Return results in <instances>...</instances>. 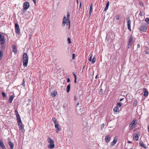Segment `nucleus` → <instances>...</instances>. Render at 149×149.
<instances>
[{"label": "nucleus", "mask_w": 149, "mask_h": 149, "mask_svg": "<svg viewBox=\"0 0 149 149\" xmlns=\"http://www.w3.org/2000/svg\"><path fill=\"white\" fill-rule=\"evenodd\" d=\"M70 14L69 11L67 12V17L65 15L64 16L63 19L62 26H64L66 25L67 28L69 29L70 27Z\"/></svg>", "instance_id": "obj_1"}, {"label": "nucleus", "mask_w": 149, "mask_h": 149, "mask_svg": "<svg viewBox=\"0 0 149 149\" xmlns=\"http://www.w3.org/2000/svg\"><path fill=\"white\" fill-rule=\"evenodd\" d=\"M47 141L49 143V144L47 146L48 148H49L52 149L54 148V141L51 138H48Z\"/></svg>", "instance_id": "obj_2"}, {"label": "nucleus", "mask_w": 149, "mask_h": 149, "mask_svg": "<svg viewBox=\"0 0 149 149\" xmlns=\"http://www.w3.org/2000/svg\"><path fill=\"white\" fill-rule=\"evenodd\" d=\"M137 121L135 118H134L131 122L129 126L130 130H131L134 128L137 124Z\"/></svg>", "instance_id": "obj_3"}, {"label": "nucleus", "mask_w": 149, "mask_h": 149, "mask_svg": "<svg viewBox=\"0 0 149 149\" xmlns=\"http://www.w3.org/2000/svg\"><path fill=\"white\" fill-rule=\"evenodd\" d=\"M15 113L16 115L17 120V121L18 125L19 126H20L22 125V123L21 119V118L18 113L17 110L15 111Z\"/></svg>", "instance_id": "obj_4"}, {"label": "nucleus", "mask_w": 149, "mask_h": 149, "mask_svg": "<svg viewBox=\"0 0 149 149\" xmlns=\"http://www.w3.org/2000/svg\"><path fill=\"white\" fill-rule=\"evenodd\" d=\"M133 38L132 35L130 36L127 43L128 48L129 49L132 47Z\"/></svg>", "instance_id": "obj_5"}, {"label": "nucleus", "mask_w": 149, "mask_h": 149, "mask_svg": "<svg viewBox=\"0 0 149 149\" xmlns=\"http://www.w3.org/2000/svg\"><path fill=\"white\" fill-rule=\"evenodd\" d=\"M30 6L29 3L27 2H25L23 3V9L24 11H26L29 8Z\"/></svg>", "instance_id": "obj_6"}, {"label": "nucleus", "mask_w": 149, "mask_h": 149, "mask_svg": "<svg viewBox=\"0 0 149 149\" xmlns=\"http://www.w3.org/2000/svg\"><path fill=\"white\" fill-rule=\"evenodd\" d=\"M3 44V43H5V39L4 36L3 35V33L1 32L0 33V43H1Z\"/></svg>", "instance_id": "obj_7"}, {"label": "nucleus", "mask_w": 149, "mask_h": 149, "mask_svg": "<svg viewBox=\"0 0 149 149\" xmlns=\"http://www.w3.org/2000/svg\"><path fill=\"white\" fill-rule=\"evenodd\" d=\"M140 135L139 132L135 133L133 135V139L134 140L137 141L138 140L139 136Z\"/></svg>", "instance_id": "obj_8"}, {"label": "nucleus", "mask_w": 149, "mask_h": 149, "mask_svg": "<svg viewBox=\"0 0 149 149\" xmlns=\"http://www.w3.org/2000/svg\"><path fill=\"white\" fill-rule=\"evenodd\" d=\"M15 29L16 32L18 35H19V26L18 24L16 23L15 24Z\"/></svg>", "instance_id": "obj_9"}, {"label": "nucleus", "mask_w": 149, "mask_h": 149, "mask_svg": "<svg viewBox=\"0 0 149 149\" xmlns=\"http://www.w3.org/2000/svg\"><path fill=\"white\" fill-rule=\"evenodd\" d=\"M28 59H22L23 65L24 67H26L28 65Z\"/></svg>", "instance_id": "obj_10"}, {"label": "nucleus", "mask_w": 149, "mask_h": 149, "mask_svg": "<svg viewBox=\"0 0 149 149\" xmlns=\"http://www.w3.org/2000/svg\"><path fill=\"white\" fill-rule=\"evenodd\" d=\"M127 27H128V29L130 31H131V21L130 20V19L129 18H128L127 19Z\"/></svg>", "instance_id": "obj_11"}, {"label": "nucleus", "mask_w": 149, "mask_h": 149, "mask_svg": "<svg viewBox=\"0 0 149 149\" xmlns=\"http://www.w3.org/2000/svg\"><path fill=\"white\" fill-rule=\"evenodd\" d=\"M118 141V137L117 136H115L113 141L111 142V145L112 146H114L117 143Z\"/></svg>", "instance_id": "obj_12"}, {"label": "nucleus", "mask_w": 149, "mask_h": 149, "mask_svg": "<svg viewBox=\"0 0 149 149\" xmlns=\"http://www.w3.org/2000/svg\"><path fill=\"white\" fill-rule=\"evenodd\" d=\"M147 29V27L145 26H141L139 28V30L143 32L146 31Z\"/></svg>", "instance_id": "obj_13"}, {"label": "nucleus", "mask_w": 149, "mask_h": 149, "mask_svg": "<svg viewBox=\"0 0 149 149\" xmlns=\"http://www.w3.org/2000/svg\"><path fill=\"white\" fill-rule=\"evenodd\" d=\"M59 127V125L58 123L55 124V127L56 128V132L57 133H58L60 130V129Z\"/></svg>", "instance_id": "obj_14"}, {"label": "nucleus", "mask_w": 149, "mask_h": 149, "mask_svg": "<svg viewBox=\"0 0 149 149\" xmlns=\"http://www.w3.org/2000/svg\"><path fill=\"white\" fill-rule=\"evenodd\" d=\"M0 146L1 147L2 149H6L5 148L3 143L1 139H0Z\"/></svg>", "instance_id": "obj_15"}, {"label": "nucleus", "mask_w": 149, "mask_h": 149, "mask_svg": "<svg viewBox=\"0 0 149 149\" xmlns=\"http://www.w3.org/2000/svg\"><path fill=\"white\" fill-rule=\"evenodd\" d=\"M143 91L144 92L143 95L145 97H146L148 94V91H146V89L145 88H143Z\"/></svg>", "instance_id": "obj_16"}, {"label": "nucleus", "mask_w": 149, "mask_h": 149, "mask_svg": "<svg viewBox=\"0 0 149 149\" xmlns=\"http://www.w3.org/2000/svg\"><path fill=\"white\" fill-rule=\"evenodd\" d=\"M13 51L15 54H16L17 53V49L16 46L14 45H13Z\"/></svg>", "instance_id": "obj_17"}, {"label": "nucleus", "mask_w": 149, "mask_h": 149, "mask_svg": "<svg viewBox=\"0 0 149 149\" xmlns=\"http://www.w3.org/2000/svg\"><path fill=\"white\" fill-rule=\"evenodd\" d=\"M0 44L1 45V50H2V51H3L5 48L6 45L5 43H3L2 44L1 42L0 43Z\"/></svg>", "instance_id": "obj_18"}, {"label": "nucleus", "mask_w": 149, "mask_h": 149, "mask_svg": "<svg viewBox=\"0 0 149 149\" xmlns=\"http://www.w3.org/2000/svg\"><path fill=\"white\" fill-rule=\"evenodd\" d=\"M14 97V95H11L10 96L8 99V102L10 103L12 102V101Z\"/></svg>", "instance_id": "obj_19"}, {"label": "nucleus", "mask_w": 149, "mask_h": 149, "mask_svg": "<svg viewBox=\"0 0 149 149\" xmlns=\"http://www.w3.org/2000/svg\"><path fill=\"white\" fill-rule=\"evenodd\" d=\"M110 139V137L109 135H107L105 138V140L107 143H108Z\"/></svg>", "instance_id": "obj_20"}, {"label": "nucleus", "mask_w": 149, "mask_h": 149, "mask_svg": "<svg viewBox=\"0 0 149 149\" xmlns=\"http://www.w3.org/2000/svg\"><path fill=\"white\" fill-rule=\"evenodd\" d=\"M139 144L142 147L144 148H146L147 147L146 145L144 143L142 142L141 141H140Z\"/></svg>", "instance_id": "obj_21"}, {"label": "nucleus", "mask_w": 149, "mask_h": 149, "mask_svg": "<svg viewBox=\"0 0 149 149\" xmlns=\"http://www.w3.org/2000/svg\"><path fill=\"white\" fill-rule=\"evenodd\" d=\"M28 59L27 54L26 53H24L23 55L22 59Z\"/></svg>", "instance_id": "obj_22"}, {"label": "nucleus", "mask_w": 149, "mask_h": 149, "mask_svg": "<svg viewBox=\"0 0 149 149\" xmlns=\"http://www.w3.org/2000/svg\"><path fill=\"white\" fill-rule=\"evenodd\" d=\"M109 3H110V2H109V1H108L106 3V6L104 9V11H106L108 9L109 6Z\"/></svg>", "instance_id": "obj_23"}, {"label": "nucleus", "mask_w": 149, "mask_h": 149, "mask_svg": "<svg viewBox=\"0 0 149 149\" xmlns=\"http://www.w3.org/2000/svg\"><path fill=\"white\" fill-rule=\"evenodd\" d=\"M113 111L114 113L119 112V109L118 106H116L114 108Z\"/></svg>", "instance_id": "obj_24"}, {"label": "nucleus", "mask_w": 149, "mask_h": 149, "mask_svg": "<svg viewBox=\"0 0 149 149\" xmlns=\"http://www.w3.org/2000/svg\"><path fill=\"white\" fill-rule=\"evenodd\" d=\"M57 93V92L56 91H55L52 94V96L53 97H55Z\"/></svg>", "instance_id": "obj_25"}, {"label": "nucleus", "mask_w": 149, "mask_h": 149, "mask_svg": "<svg viewBox=\"0 0 149 149\" xmlns=\"http://www.w3.org/2000/svg\"><path fill=\"white\" fill-rule=\"evenodd\" d=\"M9 145L11 149H13L14 147V144L13 143L10 142L9 143Z\"/></svg>", "instance_id": "obj_26"}, {"label": "nucleus", "mask_w": 149, "mask_h": 149, "mask_svg": "<svg viewBox=\"0 0 149 149\" xmlns=\"http://www.w3.org/2000/svg\"><path fill=\"white\" fill-rule=\"evenodd\" d=\"M70 88V84H69L67 87V92L68 93L69 92Z\"/></svg>", "instance_id": "obj_27"}, {"label": "nucleus", "mask_w": 149, "mask_h": 149, "mask_svg": "<svg viewBox=\"0 0 149 149\" xmlns=\"http://www.w3.org/2000/svg\"><path fill=\"white\" fill-rule=\"evenodd\" d=\"M3 55V51H2V50H0V61H1V60Z\"/></svg>", "instance_id": "obj_28"}, {"label": "nucleus", "mask_w": 149, "mask_h": 149, "mask_svg": "<svg viewBox=\"0 0 149 149\" xmlns=\"http://www.w3.org/2000/svg\"><path fill=\"white\" fill-rule=\"evenodd\" d=\"M138 103L137 100H135L134 102L133 103V106L134 107H136Z\"/></svg>", "instance_id": "obj_29"}, {"label": "nucleus", "mask_w": 149, "mask_h": 149, "mask_svg": "<svg viewBox=\"0 0 149 149\" xmlns=\"http://www.w3.org/2000/svg\"><path fill=\"white\" fill-rule=\"evenodd\" d=\"M19 128L22 132H23L24 131V126L22 125L20 126H19Z\"/></svg>", "instance_id": "obj_30"}, {"label": "nucleus", "mask_w": 149, "mask_h": 149, "mask_svg": "<svg viewBox=\"0 0 149 149\" xmlns=\"http://www.w3.org/2000/svg\"><path fill=\"white\" fill-rule=\"evenodd\" d=\"M52 120L55 124L58 123L56 122V119L55 117H53L52 118Z\"/></svg>", "instance_id": "obj_31"}, {"label": "nucleus", "mask_w": 149, "mask_h": 149, "mask_svg": "<svg viewBox=\"0 0 149 149\" xmlns=\"http://www.w3.org/2000/svg\"><path fill=\"white\" fill-rule=\"evenodd\" d=\"M96 60V58H95V57L94 56L93 57V58L92 59V63H94L95 62Z\"/></svg>", "instance_id": "obj_32"}, {"label": "nucleus", "mask_w": 149, "mask_h": 149, "mask_svg": "<svg viewBox=\"0 0 149 149\" xmlns=\"http://www.w3.org/2000/svg\"><path fill=\"white\" fill-rule=\"evenodd\" d=\"M103 90L102 88H101L100 90L99 94L100 95H102L103 94Z\"/></svg>", "instance_id": "obj_33"}, {"label": "nucleus", "mask_w": 149, "mask_h": 149, "mask_svg": "<svg viewBox=\"0 0 149 149\" xmlns=\"http://www.w3.org/2000/svg\"><path fill=\"white\" fill-rule=\"evenodd\" d=\"M145 21L147 23L149 24V18H146L145 20Z\"/></svg>", "instance_id": "obj_34"}, {"label": "nucleus", "mask_w": 149, "mask_h": 149, "mask_svg": "<svg viewBox=\"0 0 149 149\" xmlns=\"http://www.w3.org/2000/svg\"><path fill=\"white\" fill-rule=\"evenodd\" d=\"M92 10H93V4H92V3L90 5V9H89V11H92Z\"/></svg>", "instance_id": "obj_35"}, {"label": "nucleus", "mask_w": 149, "mask_h": 149, "mask_svg": "<svg viewBox=\"0 0 149 149\" xmlns=\"http://www.w3.org/2000/svg\"><path fill=\"white\" fill-rule=\"evenodd\" d=\"M89 56H90V57L89 58V61H91L92 58V57L93 56L92 54H90Z\"/></svg>", "instance_id": "obj_36"}, {"label": "nucleus", "mask_w": 149, "mask_h": 149, "mask_svg": "<svg viewBox=\"0 0 149 149\" xmlns=\"http://www.w3.org/2000/svg\"><path fill=\"white\" fill-rule=\"evenodd\" d=\"M2 95L3 97H6V95L4 92H2Z\"/></svg>", "instance_id": "obj_37"}, {"label": "nucleus", "mask_w": 149, "mask_h": 149, "mask_svg": "<svg viewBox=\"0 0 149 149\" xmlns=\"http://www.w3.org/2000/svg\"><path fill=\"white\" fill-rule=\"evenodd\" d=\"M116 105H117V106L119 107H120L122 106L121 103L120 102L117 103Z\"/></svg>", "instance_id": "obj_38"}, {"label": "nucleus", "mask_w": 149, "mask_h": 149, "mask_svg": "<svg viewBox=\"0 0 149 149\" xmlns=\"http://www.w3.org/2000/svg\"><path fill=\"white\" fill-rule=\"evenodd\" d=\"M68 41L69 44H70L71 43V39L70 38H68Z\"/></svg>", "instance_id": "obj_39"}, {"label": "nucleus", "mask_w": 149, "mask_h": 149, "mask_svg": "<svg viewBox=\"0 0 149 149\" xmlns=\"http://www.w3.org/2000/svg\"><path fill=\"white\" fill-rule=\"evenodd\" d=\"M116 18L117 19L119 20L120 19V15H117L116 16Z\"/></svg>", "instance_id": "obj_40"}, {"label": "nucleus", "mask_w": 149, "mask_h": 149, "mask_svg": "<svg viewBox=\"0 0 149 149\" xmlns=\"http://www.w3.org/2000/svg\"><path fill=\"white\" fill-rule=\"evenodd\" d=\"M23 81L22 84V85L23 86H25V81H24V79H23Z\"/></svg>", "instance_id": "obj_41"}, {"label": "nucleus", "mask_w": 149, "mask_h": 149, "mask_svg": "<svg viewBox=\"0 0 149 149\" xmlns=\"http://www.w3.org/2000/svg\"><path fill=\"white\" fill-rule=\"evenodd\" d=\"M75 54H72V59L73 60L75 58Z\"/></svg>", "instance_id": "obj_42"}, {"label": "nucleus", "mask_w": 149, "mask_h": 149, "mask_svg": "<svg viewBox=\"0 0 149 149\" xmlns=\"http://www.w3.org/2000/svg\"><path fill=\"white\" fill-rule=\"evenodd\" d=\"M73 74L74 77V78H75V79H77V77H76V76L75 74L73 72Z\"/></svg>", "instance_id": "obj_43"}, {"label": "nucleus", "mask_w": 149, "mask_h": 149, "mask_svg": "<svg viewBox=\"0 0 149 149\" xmlns=\"http://www.w3.org/2000/svg\"><path fill=\"white\" fill-rule=\"evenodd\" d=\"M70 81V80L69 78H68L67 79V82H69Z\"/></svg>", "instance_id": "obj_44"}, {"label": "nucleus", "mask_w": 149, "mask_h": 149, "mask_svg": "<svg viewBox=\"0 0 149 149\" xmlns=\"http://www.w3.org/2000/svg\"><path fill=\"white\" fill-rule=\"evenodd\" d=\"M92 11H89V15H90V16L91 15V14L92 13Z\"/></svg>", "instance_id": "obj_45"}, {"label": "nucleus", "mask_w": 149, "mask_h": 149, "mask_svg": "<svg viewBox=\"0 0 149 149\" xmlns=\"http://www.w3.org/2000/svg\"><path fill=\"white\" fill-rule=\"evenodd\" d=\"M140 47V44H138L137 45V47L138 48H139Z\"/></svg>", "instance_id": "obj_46"}, {"label": "nucleus", "mask_w": 149, "mask_h": 149, "mask_svg": "<svg viewBox=\"0 0 149 149\" xmlns=\"http://www.w3.org/2000/svg\"><path fill=\"white\" fill-rule=\"evenodd\" d=\"M33 2L35 4H36V0H33Z\"/></svg>", "instance_id": "obj_47"}, {"label": "nucleus", "mask_w": 149, "mask_h": 149, "mask_svg": "<svg viewBox=\"0 0 149 149\" xmlns=\"http://www.w3.org/2000/svg\"><path fill=\"white\" fill-rule=\"evenodd\" d=\"M139 15L140 16H142V13H141V12H140L139 13Z\"/></svg>", "instance_id": "obj_48"}, {"label": "nucleus", "mask_w": 149, "mask_h": 149, "mask_svg": "<svg viewBox=\"0 0 149 149\" xmlns=\"http://www.w3.org/2000/svg\"><path fill=\"white\" fill-rule=\"evenodd\" d=\"M104 124L103 123L101 125V127H104Z\"/></svg>", "instance_id": "obj_49"}, {"label": "nucleus", "mask_w": 149, "mask_h": 149, "mask_svg": "<svg viewBox=\"0 0 149 149\" xmlns=\"http://www.w3.org/2000/svg\"><path fill=\"white\" fill-rule=\"evenodd\" d=\"M77 79H75L74 81V82L76 84L77 83Z\"/></svg>", "instance_id": "obj_50"}, {"label": "nucleus", "mask_w": 149, "mask_h": 149, "mask_svg": "<svg viewBox=\"0 0 149 149\" xmlns=\"http://www.w3.org/2000/svg\"><path fill=\"white\" fill-rule=\"evenodd\" d=\"M124 99V98H122V99H120V101H122Z\"/></svg>", "instance_id": "obj_51"}, {"label": "nucleus", "mask_w": 149, "mask_h": 149, "mask_svg": "<svg viewBox=\"0 0 149 149\" xmlns=\"http://www.w3.org/2000/svg\"><path fill=\"white\" fill-rule=\"evenodd\" d=\"M148 133H149V126H148Z\"/></svg>", "instance_id": "obj_52"}, {"label": "nucleus", "mask_w": 149, "mask_h": 149, "mask_svg": "<svg viewBox=\"0 0 149 149\" xmlns=\"http://www.w3.org/2000/svg\"><path fill=\"white\" fill-rule=\"evenodd\" d=\"M128 143H132V142H131L130 141H128Z\"/></svg>", "instance_id": "obj_53"}, {"label": "nucleus", "mask_w": 149, "mask_h": 149, "mask_svg": "<svg viewBox=\"0 0 149 149\" xmlns=\"http://www.w3.org/2000/svg\"><path fill=\"white\" fill-rule=\"evenodd\" d=\"M97 75H96V76H95V79H97Z\"/></svg>", "instance_id": "obj_54"}, {"label": "nucleus", "mask_w": 149, "mask_h": 149, "mask_svg": "<svg viewBox=\"0 0 149 149\" xmlns=\"http://www.w3.org/2000/svg\"><path fill=\"white\" fill-rule=\"evenodd\" d=\"M31 101V99H28V101H29V102H30V101Z\"/></svg>", "instance_id": "obj_55"}, {"label": "nucleus", "mask_w": 149, "mask_h": 149, "mask_svg": "<svg viewBox=\"0 0 149 149\" xmlns=\"http://www.w3.org/2000/svg\"><path fill=\"white\" fill-rule=\"evenodd\" d=\"M76 97L75 96H74V100H76Z\"/></svg>", "instance_id": "obj_56"}, {"label": "nucleus", "mask_w": 149, "mask_h": 149, "mask_svg": "<svg viewBox=\"0 0 149 149\" xmlns=\"http://www.w3.org/2000/svg\"><path fill=\"white\" fill-rule=\"evenodd\" d=\"M81 3H80V7L81 6Z\"/></svg>", "instance_id": "obj_57"}, {"label": "nucleus", "mask_w": 149, "mask_h": 149, "mask_svg": "<svg viewBox=\"0 0 149 149\" xmlns=\"http://www.w3.org/2000/svg\"><path fill=\"white\" fill-rule=\"evenodd\" d=\"M79 104V103H78L77 104V106Z\"/></svg>", "instance_id": "obj_58"}, {"label": "nucleus", "mask_w": 149, "mask_h": 149, "mask_svg": "<svg viewBox=\"0 0 149 149\" xmlns=\"http://www.w3.org/2000/svg\"><path fill=\"white\" fill-rule=\"evenodd\" d=\"M107 40H109V39L107 38Z\"/></svg>", "instance_id": "obj_59"}, {"label": "nucleus", "mask_w": 149, "mask_h": 149, "mask_svg": "<svg viewBox=\"0 0 149 149\" xmlns=\"http://www.w3.org/2000/svg\"><path fill=\"white\" fill-rule=\"evenodd\" d=\"M107 40H109V39L107 38Z\"/></svg>", "instance_id": "obj_60"}, {"label": "nucleus", "mask_w": 149, "mask_h": 149, "mask_svg": "<svg viewBox=\"0 0 149 149\" xmlns=\"http://www.w3.org/2000/svg\"><path fill=\"white\" fill-rule=\"evenodd\" d=\"M77 3H78V0H77Z\"/></svg>", "instance_id": "obj_61"}, {"label": "nucleus", "mask_w": 149, "mask_h": 149, "mask_svg": "<svg viewBox=\"0 0 149 149\" xmlns=\"http://www.w3.org/2000/svg\"><path fill=\"white\" fill-rule=\"evenodd\" d=\"M84 67H85V66H84V67H83V68H84Z\"/></svg>", "instance_id": "obj_62"}]
</instances>
